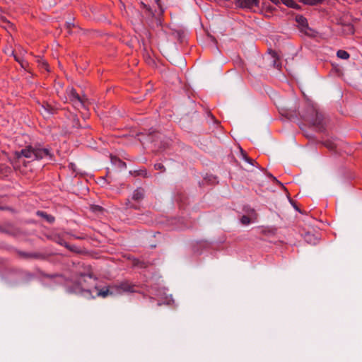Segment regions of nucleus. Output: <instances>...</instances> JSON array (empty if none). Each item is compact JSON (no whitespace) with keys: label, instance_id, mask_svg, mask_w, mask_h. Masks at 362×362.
I'll use <instances>...</instances> for the list:
<instances>
[{"label":"nucleus","instance_id":"nucleus-38","mask_svg":"<svg viewBox=\"0 0 362 362\" xmlns=\"http://www.w3.org/2000/svg\"><path fill=\"white\" fill-rule=\"evenodd\" d=\"M74 26V23H66V29L68 30V33L69 34H71V29Z\"/></svg>","mask_w":362,"mask_h":362},{"label":"nucleus","instance_id":"nucleus-8","mask_svg":"<svg viewBox=\"0 0 362 362\" xmlns=\"http://www.w3.org/2000/svg\"><path fill=\"white\" fill-rule=\"evenodd\" d=\"M17 254L23 259H35L40 260H45L47 259L48 255L42 252H27L21 250H16Z\"/></svg>","mask_w":362,"mask_h":362},{"label":"nucleus","instance_id":"nucleus-15","mask_svg":"<svg viewBox=\"0 0 362 362\" xmlns=\"http://www.w3.org/2000/svg\"><path fill=\"white\" fill-rule=\"evenodd\" d=\"M145 197V191L144 189L142 187H138L136 188L134 192L132 194V200L140 202L144 199Z\"/></svg>","mask_w":362,"mask_h":362},{"label":"nucleus","instance_id":"nucleus-18","mask_svg":"<svg viewBox=\"0 0 362 362\" xmlns=\"http://www.w3.org/2000/svg\"><path fill=\"white\" fill-rule=\"evenodd\" d=\"M36 215L39 217L42 218L49 223H53L55 221L54 216L51 214H48L47 212L43 211H37Z\"/></svg>","mask_w":362,"mask_h":362},{"label":"nucleus","instance_id":"nucleus-29","mask_svg":"<svg viewBox=\"0 0 362 362\" xmlns=\"http://www.w3.org/2000/svg\"><path fill=\"white\" fill-rule=\"evenodd\" d=\"M57 243L60 245L64 246L66 248L69 249V250H71V251L73 250L72 247L68 243H66L64 239L59 238V240L57 241Z\"/></svg>","mask_w":362,"mask_h":362},{"label":"nucleus","instance_id":"nucleus-5","mask_svg":"<svg viewBox=\"0 0 362 362\" xmlns=\"http://www.w3.org/2000/svg\"><path fill=\"white\" fill-rule=\"evenodd\" d=\"M29 149L31 153V159L33 160H39L45 158H48L51 160H54V155L51 153L49 148H33L31 146H29Z\"/></svg>","mask_w":362,"mask_h":362},{"label":"nucleus","instance_id":"nucleus-31","mask_svg":"<svg viewBox=\"0 0 362 362\" xmlns=\"http://www.w3.org/2000/svg\"><path fill=\"white\" fill-rule=\"evenodd\" d=\"M154 169L156 170H159L161 173H164L165 171V166L160 163L154 164Z\"/></svg>","mask_w":362,"mask_h":362},{"label":"nucleus","instance_id":"nucleus-39","mask_svg":"<svg viewBox=\"0 0 362 362\" xmlns=\"http://www.w3.org/2000/svg\"><path fill=\"white\" fill-rule=\"evenodd\" d=\"M184 37L183 33L178 32L177 33V38L180 41V42H182V38Z\"/></svg>","mask_w":362,"mask_h":362},{"label":"nucleus","instance_id":"nucleus-44","mask_svg":"<svg viewBox=\"0 0 362 362\" xmlns=\"http://www.w3.org/2000/svg\"><path fill=\"white\" fill-rule=\"evenodd\" d=\"M129 209H139V206L134 204H132Z\"/></svg>","mask_w":362,"mask_h":362},{"label":"nucleus","instance_id":"nucleus-27","mask_svg":"<svg viewBox=\"0 0 362 362\" xmlns=\"http://www.w3.org/2000/svg\"><path fill=\"white\" fill-rule=\"evenodd\" d=\"M324 0H305V4L310 6H316L323 3Z\"/></svg>","mask_w":362,"mask_h":362},{"label":"nucleus","instance_id":"nucleus-48","mask_svg":"<svg viewBox=\"0 0 362 362\" xmlns=\"http://www.w3.org/2000/svg\"><path fill=\"white\" fill-rule=\"evenodd\" d=\"M74 238H75L76 239H82V238H81V237H78V236H74Z\"/></svg>","mask_w":362,"mask_h":362},{"label":"nucleus","instance_id":"nucleus-25","mask_svg":"<svg viewBox=\"0 0 362 362\" xmlns=\"http://www.w3.org/2000/svg\"><path fill=\"white\" fill-rule=\"evenodd\" d=\"M337 56L342 59H348L350 57V54L345 50L339 49L337 52Z\"/></svg>","mask_w":362,"mask_h":362},{"label":"nucleus","instance_id":"nucleus-45","mask_svg":"<svg viewBox=\"0 0 362 362\" xmlns=\"http://www.w3.org/2000/svg\"><path fill=\"white\" fill-rule=\"evenodd\" d=\"M348 26L349 27V30H351V32L352 33H354V26L351 24H349Z\"/></svg>","mask_w":362,"mask_h":362},{"label":"nucleus","instance_id":"nucleus-13","mask_svg":"<svg viewBox=\"0 0 362 362\" xmlns=\"http://www.w3.org/2000/svg\"><path fill=\"white\" fill-rule=\"evenodd\" d=\"M91 288L94 291L95 298L96 297L106 298L109 295L113 294V292L110 291L107 287L100 288L98 286H95Z\"/></svg>","mask_w":362,"mask_h":362},{"label":"nucleus","instance_id":"nucleus-14","mask_svg":"<svg viewBox=\"0 0 362 362\" xmlns=\"http://www.w3.org/2000/svg\"><path fill=\"white\" fill-rule=\"evenodd\" d=\"M301 235L303 237L305 241L308 244L315 245L319 242V238L310 232H305L304 234L302 233Z\"/></svg>","mask_w":362,"mask_h":362},{"label":"nucleus","instance_id":"nucleus-43","mask_svg":"<svg viewBox=\"0 0 362 362\" xmlns=\"http://www.w3.org/2000/svg\"><path fill=\"white\" fill-rule=\"evenodd\" d=\"M3 22L6 23L8 25V27H12L13 24L10 23L8 21H7L6 18H3Z\"/></svg>","mask_w":362,"mask_h":362},{"label":"nucleus","instance_id":"nucleus-33","mask_svg":"<svg viewBox=\"0 0 362 362\" xmlns=\"http://www.w3.org/2000/svg\"><path fill=\"white\" fill-rule=\"evenodd\" d=\"M39 63H40L39 66H40L41 69H44L46 71H49V64H48V63L47 62H45V61H40Z\"/></svg>","mask_w":362,"mask_h":362},{"label":"nucleus","instance_id":"nucleus-30","mask_svg":"<svg viewBox=\"0 0 362 362\" xmlns=\"http://www.w3.org/2000/svg\"><path fill=\"white\" fill-rule=\"evenodd\" d=\"M240 222L243 225H248L251 223V218L247 215H243L240 218Z\"/></svg>","mask_w":362,"mask_h":362},{"label":"nucleus","instance_id":"nucleus-40","mask_svg":"<svg viewBox=\"0 0 362 362\" xmlns=\"http://www.w3.org/2000/svg\"><path fill=\"white\" fill-rule=\"evenodd\" d=\"M14 58H15V60L17 61L18 62H19L21 65L22 67H24V62H21L19 58L18 57H16V55H14Z\"/></svg>","mask_w":362,"mask_h":362},{"label":"nucleus","instance_id":"nucleus-22","mask_svg":"<svg viewBox=\"0 0 362 362\" xmlns=\"http://www.w3.org/2000/svg\"><path fill=\"white\" fill-rule=\"evenodd\" d=\"M39 274L45 277V278H47V279H54V278H57V277H59V278H62V279H64V276L62 275V274H47L42 271H40L39 270Z\"/></svg>","mask_w":362,"mask_h":362},{"label":"nucleus","instance_id":"nucleus-4","mask_svg":"<svg viewBox=\"0 0 362 362\" xmlns=\"http://www.w3.org/2000/svg\"><path fill=\"white\" fill-rule=\"evenodd\" d=\"M24 158L31 159V153L29 147L27 146L21 151H16L13 153L11 158V162L15 169H19L21 165L27 166V163Z\"/></svg>","mask_w":362,"mask_h":362},{"label":"nucleus","instance_id":"nucleus-37","mask_svg":"<svg viewBox=\"0 0 362 362\" xmlns=\"http://www.w3.org/2000/svg\"><path fill=\"white\" fill-rule=\"evenodd\" d=\"M289 8H292L296 10L301 9V6L300 5H298V4H296L295 1L293 2V4H291V6Z\"/></svg>","mask_w":362,"mask_h":362},{"label":"nucleus","instance_id":"nucleus-1","mask_svg":"<svg viewBox=\"0 0 362 362\" xmlns=\"http://www.w3.org/2000/svg\"><path fill=\"white\" fill-rule=\"evenodd\" d=\"M66 291L70 294L81 296L87 299H94V291L89 287L85 279V274L76 279H66L64 282Z\"/></svg>","mask_w":362,"mask_h":362},{"label":"nucleus","instance_id":"nucleus-26","mask_svg":"<svg viewBox=\"0 0 362 362\" xmlns=\"http://www.w3.org/2000/svg\"><path fill=\"white\" fill-rule=\"evenodd\" d=\"M241 153L243 155V159L247 162L248 163L251 164V165H254V163H255V160L252 159L251 158H250L247 153L243 150L241 149Z\"/></svg>","mask_w":362,"mask_h":362},{"label":"nucleus","instance_id":"nucleus-6","mask_svg":"<svg viewBox=\"0 0 362 362\" xmlns=\"http://www.w3.org/2000/svg\"><path fill=\"white\" fill-rule=\"evenodd\" d=\"M112 287L115 288L119 293H121V291L127 293L139 292L138 290L136 289L138 288V286L132 284L127 281H122L118 284L113 286Z\"/></svg>","mask_w":362,"mask_h":362},{"label":"nucleus","instance_id":"nucleus-10","mask_svg":"<svg viewBox=\"0 0 362 362\" xmlns=\"http://www.w3.org/2000/svg\"><path fill=\"white\" fill-rule=\"evenodd\" d=\"M39 105L40 106V111L45 117L56 114L58 110L57 107L46 101H43L42 103H39Z\"/></svg>","mask_w":362,"mask_h":362},{"label":"nucleus","instance_id":"nucleus-17","mask_svg":"<svg viewBox=\"0 0 362 362\" xmlns=\"http://www.w3.org/2000/svg\"><path fill=\"white\" fill-rule=\"evenodd\" d=\"M296 21L298 23L299 26H300L302 31L309 29L308 21L303 16L297 15L296 16Z\"/></svg>","mask_w":362,"mask_h":362},{"label":"nucleus","instance_id":"nucleus-9","mask_svg":"<svg viewBox=\"0 0 362 362\" xmlns=\"http://www.w3.org/2000/svg\"><path fill=\"white\" fill-rule=\"evenodd\" d=\"M19 233V229L11 223L0 224V233H4L11 236H16Z\"/></svg>","mask_w":362,"mask_h":362},{"label":"nucleus","instance_id":"nucleus-32","mask_svg":"<svg viewBox=\"0 0 362 362\" xmlns=\"http://www.w3.org/2000/svg\"><path fill=\"white\" fill-rule=\"evenodd\" d=\"M11 168L6 165H1L0 166V173L6 175L10 173Z\"/></svg>","mask_w":362,"mask_h":362},{"label":"nucleus","instance_id":"nucleus-49","mask_svg":"<svg viewBox=\"0 0 362 362\" xmlns=\"http://www.w3.org/2000/svg\"><path fill=\"white\" fill-rule=\"evenodd\" d=\"M156 2L158 4V5L160 6V5H159L160 0H156Z\"/></svg>","mask_w":362,"mask_h":362},{"label":"nucleus","instance_id":"nucleus-11","mask_svg":"<svg viewBox=\"0 0 362 362\" xmlns=\"http://www.w3.org/2000/svg\"><path fill=\"white\" fill-rule=\"evenodd\" d=\"M188 199V197L185 192L180 190H177L175 194V200L178 204L180 209H185L189 203Z\"/></svg>","mask_w":362,"mask_h":362},{"label":"nucleus","instance_id":"nucleus-21","mask_svg":"<svg viewBox=\"0 0 362 362\" xmlns=\"http://www.w3.org/2000/svg\"><path fill=\"white\" fill-rule=\"evenodd\" d=\"M111 161L115 165H117L120 168H126L127 164L125 162L122 160L120 158L117 156H111Z\"/></svg>","mask_w":362,"mask_h":362},{"label":"nucleus","instance_id":"nucleus-28","mask_svg":"<svg viewBox=\"0 0 362 362\" xmlns=\"http://www.w3.org/2000/svg\"><path fill=\"white\" fill-rule=\"evenodd\" d=\"M267 175L268 177H269L270 179L272 180V181L275 183H276L277 185L281 186L285 190H286V188L284 186V185L280 182L279 181L276 177L273 176L271 173H267Z\"/></svg>","mask_w":362,"mask_h":362},{"label":"nucleus","instance_id":"nucleus-36","mask_svg":"<svg viewBox=\"0 0 362 362\" xmlns=\"http://www.w3.org/2000/svg\"><path fill=\"white\" fill-rule=\"evenodd\" d=\"M92 209L93 211H101L103 210V208L98 205H93Z\"/></svg>","mask_w":362,"mask_h":362},{"label":"nucleus","instance_id":"nucleus-50","mask_svg":"<svg viewBox=\"0 0 362 362\" xmlns=\"http://www.w3.org/2000/svg\"><path fill=\"white\" fill-rule=\"evenodd\" d=\"M307 137L314 138V136H307Z\"/></svg>","mask_w":362,"mask_h":362},{"label":"nucleus","instance_id":"nucleus-2","mask_svg":"<svg viewBox=\"0 0 362 362\" xmlns=\"http://www.w3.org/2000/svg\"><path fill=\"white\" fill-rule=\"evenodd\" d=\"M300 119L309 123L310 127H314L316 132L325 133L326 122L323 114L310 104H308L300 115Z\"/></svg>","mask_w":362,"mask_h":362},{"label":"nucleus","instance_id":"nucleus-23","mask_svg":"<svg viewBox=\"0 0 362 362\" xmlns=\"http://www.w3.org/2000/svg\"><path fill=\"white\" fill-rule=\"evenodd\" d=\"M325 147H326L327 148H328L329 150L330 151H333L336 148V145L335 144L330 141V140H326L325 141H321L320 142Z\"/></svg>","mask_w":362,"mask_h":362},{"label":"nucleus","instance_id":"nucleus-16","mask_svg":"<svg viewBox=\"0 0 362 362\" xmlns=\"http://www.w3.org/2000/svg\"><path fill=\"white\" fill-rule=\"evenodd\" d=\"M69 98L74 103L78 102L82 106L84 105V99H83V98L81 97L79 95V94L76 92V90L74 88H73L70 90Z\"/></svg>","mask_w":362,"mask_h":362},{"label":"nucleus","instance_id":"nucleus-35","mask_svg":"<svg viewBox=\"0 0 362 362\" xmlns=\"http://www.w3.org/2000/svg\"><path fill=\"white\" fill-rule=\"evenodd\" d=\"M279 1H280V2L281 1L284 5H286L288 7H290L291 6V4H293V2L294 1L293 0H279Z\"/></svg>","mask_w":362,"mask_h":362},{"label":"nucleus","instance_id":"nucleus-34","mask_svg":"<svg viewBox=\"0 0 362 362\" xmlns=\"http://www.w3.org/2000/svg\"><path fill=\"white\" fill-rule=\"evenodd\" d=\"M288 199H289L290 203H291V204H292V206H293V208H294L296 211H299L300 213H302V212H301V211L300 210V209L298 207V206H297V204H296V202H295V201H293V200L292 199H291L290 197H288Z\"/></svg>","mask_w":362,"mask_h":362},{"label":"nucleus","instance_id":"nucleus-7","mask_svg":"<svg viewBox=\"0 0 362 362\" xmlns=\"http://www.w3.org/2000/svg\"><path fill=\"white\" fill-rule=\"evenodd\" d=\"M281 116L287 118L290 121H296L300 118V113L296 107L282 108L279 110Z\"/></svg>","mask_w":362,"mask_h":362},{"label":"nucleus","instance_id":"nucleus-47","mask_svg":"<svg viewBox=\"0 0 362 362\" xmlns=\"http://www.w3.org/2000/svg\"><path fill=\"white\" fill-rule=\"evenodd\" d=\"M300 2L303 3V4H305V0H298Z\"/></svg>","mask_w":362,"mask_h":362},{"label":"nucleus","instance_id":"nucleus-24","mask_svg":"<svg viewBox=\"0 0 362 362\" xmlns=\"http://www.w3.org/2000/svg\"><path fill=\"white\" fill-rule=\"evenodd\" d=\"M71 127L73 128L78 129L81 127L80 124L79 119L75 115L71 116Z\"/></svg>","mask_w":362,"mask_h":362},{"label":"nucleus","instance_id":"nucleus-41","mask_svg":"<svg viewBox=\"0 0 362 362\" xmlns=\"http://www.w3.org/2000/svg\"><path fill=\"white\" fill-rule=\"evenodd\" d=\"M132 204V203L131 202V201L129 199H127V201L125 202L126 207L129 209Z\"/></svg>","mask_w":362,"mask_h":362},{"label":"nucleus","instance_id":"nucleus-42","mask_svg":"<svg viewBox=\"0 0 362 362\" xmlns=\"http://www.w3.org/2000/svg\"><path fill=\"white\" fill-rule=\"evenodd\" d=\"M25 276H26V277H28L29 279L34 278V275L32 273L29 272H25Z\"/></svg>","mask_w":362,"mask_h":362},{"label":"nucleus","instance_id":"nucleus-20","mask_svg":"<svg viewBox=\"0 0 362 362\" xmlns=\"http://www.w3.org/2000/svg\"><path fill=\"white\" fill-rule=\"evenodd\" d=\"M151 264L148 262L141 260L139 259H134L132 261V265L134 267L140 269H146Z\"/></svg>","mask_w":362,"mask_h":362},{"label":"nucleus","instance_id":"nucleus-19","mask_svg":"<svg viewBox=\"0 0 362 362\" xmlns=\"http://www.w3.org/2000/svg\"><path fill=\"white\" fill-rule=\"evenodd\" d=\"M269 54L273 58V66L280 69L281 67V62L277 55V53L274 50L269 49Z\"/></svg>","mask_w":362,"mask_h":362},{"label":"nucleus","instance_id":"nucleus-46","mask_svg":"<svg viewBox=\"0 0 362 362\" xmlns=\"http://www.w3.org/2000/svg\"><path fill=\"white\" fill-rule=\"evenodd\" d=\"M6 209H7V207L0 206V210H6Z\"/></svg>","mask_w":362,"mask_h":362},{"label":"nucleus","instance_id":"nucleus-3","mask_svg":"<svg viewBox=\"0 0 362 362\" xmlns=\"http://www.w3.org/2000/svg\"><path fill=\"white\" fill-rule=\"evenodd\" d=\"M139 140L142 144H152L158 151H162L167 148L168 143L163 140V134L153 129H145L137 134Z\"/></svg>","mask_w":362,"mask_h":362},{"label":"nucleus","instance_id":"nucleus-12","mask_svg":"<svg viewBox=\"0 0 362 362\" xmlns=\"http://www.w3.org/2000/svg\"><path fill=\"white\" fill-rule=\"evenodd\" d=\"M235 4L240 8L251 9L253 7H259V0H237Z\"/></svg>","mask_w":362,"mask_h":362}]
</instances>
